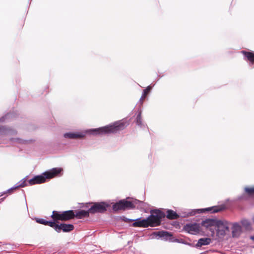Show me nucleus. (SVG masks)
Segmentation results:
<instances>
[{"label": "nucleus", "mask_w": 254, "mask_h": 254, "mask_svg": "<svg viewBox=\"0 0 254 254\" xmlns=\"http://www.w3.org/2000/svg\"><path fill=\"white\" fill-rule=\"evenodd\" d=\"M127 125V124L125 121L120 120L99 128L66 132L64 134L63 136L65 138L73 139L83 138L87 134L96 135L116 133L125 129Z\"/></svg>", "instance_id": "f257e3e1"}, {"label": "nucleus", "mask_w": 254, "mask_h": 254, "mask_svg": "<svg viewBox=\"0 0 254 254\" xmlns=\"http://www.w3.org/2000/svg\"><path fill=\"white\" fill-rule=\"evenodd\" d=\"M63 169L62 168H54L42 173L40 175H37L28 181L29 185L40 184L45 183L46 179H51L55 177H59L61 175Z\"/></svg>", "instance_id": "f03ea898"}, {"label": "nucleus", "mask_w": 254, "mask_h": 254, "mask_svg": "<svg viewBox=\"0 0 254 254\" xmlns=\"http://www.w3.org/2000/svg\"><path fill=\"white\" fill-rule=\"evenodd\" d=\"M150 213L151 215L146 218L147 227L159 225L162 218L164 217V214L159 210H152Z\"/></svg>", "instance_id": "7ed1b4c3"}, {"label": "nucleus", "mask_w": 254, "mask_h": 254, "mask_svg": "<svg viewBox=\"0 0 254 254\" xmlns=\"http://www.w3.org/2000/svg\"><path fill=\"white\" fill-rule=\"evenodd\" d=\"M230 224V222L226 220H217L215 226L217 235L219 237H223L229 232Z\"/></svg>", "instance_id": "20e7f679"}, {"label": "nucleus", "mask_w": 254, "mask_h": 254, "mask_svg": "<svg viewBox=\"0 0 254 254\" xmlns=\"http://www.w3.org/2000/svg\"><path fill=\"white\" fill-rule=\"evenodd\" d=\"M222 210V207L220 206H212L206 208L195 209L190 210L187 214V216H193L196 214L205 213L206 212H210L211 213H216Z\"/></svg>", "instance_id": "39448f33"}, {"label": "nucleus", "mask_w": 254, "mask_h": 254, "mask_svg": "<svg viewBox=\"0 0 254 254\" xmlns=\"http://www.w3.org/2000/svg\"><path fill=\"white\" fill-rule=\"evenodd\" d=\"M110 205L105 202H95L89 209L90 213H103L107 210Z\"/></svg>", "instance_id": "423d86ee"}, {"label": "nucleus", "mask_w": 254, "mask_h": 254, "mask_svg": "<svg viewBox=\"0 0 254 254\" xmlns=\"http://www.w3.org/2000/svg\"><path fill=\"white\" fill-rule=\"evenodd\" d=\"M184 229L191 234H196L200 232V226L196 223H189L184 226Z\"/></svg>", "instance_id": "0eeeda50"}, {"label": "nucleus", "mask_w": 254, "mask_h": 254, "mask_svg": "<svg viewBox=\"0 0 254 254\" xmlns=\"http://www.w3.org/2000/svg\"><path fill=\"white\" fill-rule=\"evenodd\" d=\"M230 225H231L233 238H239L243 232L241 225L237 222L231 223Z\"/></svg>", "instance_id": "6e6552de"}, {"label": "nucleus", "mask_w": 254, "mask_h": 254, "mask_svg": "<svg viewBox=\"0 0 254 254\" xmlns=\"http://www.w3.org/2000/svg\"><path fill=\"white\" fill-rule=\"evenodd\" d=\"M139 202V201L137 200L128 201L125 199H123L124 210L135 208L136 207V205Z\"/></svg>", "instance_id": "1a4fd4ad"}, {"label": "nucleus", "mask_w": 254, "mask_h": 254, "mask_svg": "<svg viewBox=\"0 0 254 254\" xmlns=\"http://www.w3.org/2000/svg\"><path fill=\"white\" fill-rule=\"evenodd\" d=\"M59 229L57 232L60 233L62 231L64 232H69L72 231L74 229V226L72 224H66L62 223L58 226Z\"/></svg>", "instance_id": "9d476101"}, {"label": "nucleus", "mask_w": 254, "mask_h": 254, "mask_svg": "<svg viewBox=\"0 0 254 254\" xmlns=\"http://www.w3.org/2000/svg\"><path fill=\"white\" fill-rule=\"evenodd\" d=\"M217 220L213 219H207L204 221H202L201 222V226L204 227L206 228H208L211 226H216V224Z\"/></svg>", "instance_id": "9b49d317"}, {"label": "nucleus", "mask_w": 254, "mask_h": 254, "mask_svg": "<svg viewBox=\"0 0 254 254\" xmlns=\"http://www.w3.org/2000/svg\"><path fill=\"white\" fill-rule=\"evenodd\" d=\"M211 242V239L209 238H200L198 240L197 243L195 245L196 248H200L202 246L209 245Z\"/></svg>", "instance_id": "f8f14e48"}, {"label": "nucleus", "mask_w": 254, "mask_h": 254, "mask_svg": "<svg viewBox=\"0 0 254 254\" xmlns=\"http://www.w3.org/2000/svg\"><path fill=\"white\" fill-rule=\"evenodd\" d=\"M152 89V86L149 85L145 89L142 91L141 97L138 101V104H140V106H142L143 103V100L145 98L147 95L150 92Z\"/></svg>", "instance_id": "ddd939ff"}, {"label": "nucleus", "mask_w": 254, "mask_h": 254, "mask_svg": "<svg viewBox=\"0 0 254 254\" xmlns=\"http://www.w3.org/2000/svg\"><path fill=\"white\" fill-rule=\"evenodd\" d=\"M51 217L54 221H64L63 211H53Z\"/></svg>", "instance_id": "4468645a"}, {"label": "nucleus", "mask_w": 254, "mask_h": 254, "mask_svg": "<svg viewBox=\"0 0 254 254\" xmlns=\"http://www.w3.org/2000/svg\"><path fill=\"white\" fill-rule=\"evenodd\" d=\"M26 178H23V179L20 180L19 182L16 183L14 187L8 189L7 190V191L8 192H10L13 190H15L19 187L23 188V187H24L27 186V184H26Z\"/></svg>", "instance_id": "2eb2a0df"}, {"label": "nucleus", "mask_w": 254, "mask_h": 254, "mask_svg": "<svg viewBox=\"0 0 254 254\" xmlns=\"http://www.w3.org/2000/svg\"><path fill=\"white\" fill-rule=\"evenodd\" d=\"M135 222L132 224L133 227H147L146 219H141L140 218L135 220Z\"/></svg>", "instance_id": "dca6fc26"}, {"label": "nucleus", "mask_w": 254, "mask_h": 254, "mask_svg": "<svg viewBox=\"0 0 254 254\" xmlns=\"http://www.w3.org/2000/svg\"><path fill=\"white\" fill-rule=\"evenodd\" d=\"M241 224L247 231H252L253 227L251 222L248 219H244L241 220Z\"/></svg>", "instance_id": "f3484780"}, {"label": "nucleus", "mask_w": 254, "mask_h": 254, "mask_svg": "<svg viewBox=\"0 0 254 254\" xmlns=\"http://www.w3.org/2000/svg\"><path fill=\"white\" fill-rule=\"evenodd\" d=\"M64 221H67L73 218L75 214L73 210L63 211Z\"/></svg>", "instance_id": "a211bd4d"}, {"label": "nucleus", "mask_w": 254, "mask_h": 254, "mask_svg": "<svg viewBox=\"0 0 254 254\" xmlns=\"http://www.w3.org/2000/svg\"><path fill=\"white\" fill-rule=\"evenodd\" d=\"M90 213V212L89 211V209L87 211L80 210L76 212V214H75V216H76L78 219H81L83 217L88 216Z\"/></svg>", "instance_id": "6ab92c4d"}, {"label": "nucleus", "mask_w": 254, "mask_h": 254, "mask_svg": "<svg viewBox=\"0 0 254 254\" xmlns=\"http://www.w3.org/2000/svg\"><path fill=\"white\" fill-rule=\"evenodd\" d=\"M241 53L245 56V58L249 61L252 64H254V53L243 51Z\"/></svg>", "instance_id": "aec40b11"}, {"label": "nucleus", "mask_w": 254, "mask_h": 254, "mask_svg": "<svg viewBox=\"0 0 254 254\" xmlns=\"http://www.w3.org/2000/svg\"><path fill=\"white\" fill-rule=\"evenodd\" d=\"M136 124L138 126L140 127L141 128H144L146 126L143 123L142 121L141 111H138V113L136 118Z\"/></svg>", "instance_id": "412c9836"}, {"label": "nucleus", "mask_w": 254, "mask_h": 254, "mask_svg": "<svg viewBox=\"0 0 254 254\" xmlns=\"http://www.w3.org/2000/svg\"><path fill=\"white\" fill-rule=\"evenodd\" d=\"M113 209L114 211L124 210L123 199L114 203L113 205Z\"/></svg>", "instance_id": "4be33fe9"}, {"label": "nucleus", "mask_w": 254, "mask_h": 254, "mask_svg": "<svg viewBox=\"0 0 254 254\" xmlns=\"http://www.w3.org/2000/svg\"><path fill=\"white\" fill-rule=\"evenodd\" d=\"M178 217L177 213L172 210L167 211V217L169 219H176Z\"/></svg>", "instance_id": "5701e85b"}, {"label": "nucleus", "mask_w": 254, "mask_h": 254, "mask_svg": "<svg viewBox=\"0 0 254 254\" xmlns=\"http://www.w3.org/2000/svg\"><path fill=\"white\" fill-rule=\"evenodd\" d=\"M158 233V235L160 237H163L166 239H167L168 238V237L172 236V235L170 233H169V232H166V231H159Z\"/></svg>", "instance_id": "b1692460"}, {"label": "nucleus", "mask_w": 254, "mask_h": 254, "mask_svg": "<svg viewBox=\"0 0 254 254\" xmlns=\"http://www.w3.org/2000/svg\"><path fill=\"white\" fill-rule=\"evenodd\" d=\"M46 225H48L50 227L53 228L56 232H57L58 229H59V225L57 224L54 221H47Z\"/></svg>", "instance_id": "393cba45"}, {"label": "nucleus", "mask_w": 254, "mask_h": 254, "mask_svg": "<svg viewBox=\"0 0 254 254\" xmlns=\"http://www.w3.org/2000/svg\"><path fill=\"white\" fill-rule=\"evenodd\" d=\"M245 191L246 193H247L249 195H253L254 194V187L249 188L246 187L245 188Z\"/></svg>", "instance_id": "a878e982"}, {"label": "nucleus", "mask_w": 254, "mask_h": 254, "mask_svg": "<svg viewBox=\"0 0 254 254\" xmlns=\"http://www.w3.org/2000/svg\"><path fill=\"white\" fill-rule=\"evenodd\" d=\"M36 222L37 223H38L39 224H43L46 225L47 223V220L42 219V218H36L35 219Z\"/></svg>", "instance_id": "bb28decb"}, {"label": "nucleus", "mask_w": 254, "mask_h": 254, "mask_svg": "<svg viewBox=\"0 0 254 254\" xmlns=\"http://www.w3.org/2000/svg\"><path fill=\"white\" fill-rule=\"evenodd\" d=\"M14 140L18 143H23V144L25 143L27 141V140H23V139H19V138H15Z\"/></svg>", "instance_id": "cd10ccee"}, {"label": "nucleus", "mask_w": 254, "mask_h": 254, "mask_svg": "<svg viewBox=\"0 0 254 254\" xmlns=\"http://www.w3.org/2000/svg\"><path fill=\"white\" fill-rule=\"evenodd\" d=\"M250 239L251 240H252V241H254V235H252V236H251L250 237Z\"/></svg>", "instance_id": "c85d7f7f"}, {"label": "nucleus", "mask_w": 254, "mask_h": 254, "mask_svg": "<svg viewBox=\"0 0 254 254\" xmlns=\"http://www.w3.org/2000/svg\"><path fill=\"white\" fill-rule=\"evenodd\" d=\"M134 221V220L127 219V220H126V221Z\"/></svg>", "instance_id": "c756f323"}, {"label": "nucleus", "mask_w": 254, "mask_h": 254, "mask_svg": "<svg viewBox=\"0 0 254 254\" xmlns=\"http://www.w3.org/2000/svg\"><path fill=\"white\" fill-rule=\"evenodd\" d=\"M252 221H253V223H254V215L252 217Z\"/></svg>", "instance_id": "7c9ffc66"}]
</instances>
